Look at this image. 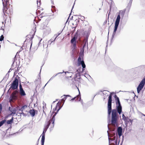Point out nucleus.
<instances>
[{
    "mask_svg": "<svg viewBox=\"0 0 145 145\" xmlns=\"http://www.w3.org/2000/svg\"><path fill=\"white\" fill-rule=\"evenodd\" d=\"M47 129L44 128L43 131V133L41 135L42 138L41 140V145H44L45 141V133L47 131Z\"/></svg>",
    "mask_w": 145,
    "mask_h": 145,
    "instance_id": "nucleus-13",
    "label": "nucleus"
},
{
    "mask_svg": "<svg viewBox=\"0 0 145 145\" xmlns=\"http://www.w3.org/2000/svg\"><path fill=\"white\" fill-rule=\"evenodd\" d=\"M141 114H142V116H145V114H143V113H141Z\"/></svg>",
    "mask_w": 145,
    "mask_h": 145,
    "instance_id": "nucleus-42",
    "label": "nucleus"
},
{
    "mask_svg": "<svg viewBox=\"0 0 145 145\" xmlns=\"http://www.w3.org/2000/svg\"><path fill=\"white\" fill-rule=\"evenodd\" d=\"M119 144V142L118 143V144H117V145H118Z\"/></svg>",
    "mask_w": 145,
    "mask_h": 145,
    "instance_id": "nucleus-56",
    "label": "nucleus"
},
{
    "mask_svg": "<svg viewBox=\"0 0 145 145\" xmlns=\"http://www.w3.org/2000/svg\"><path fill=\"white\" fill-rule=\"evenodd\" d=\"M51 32V29L48 27H47L46 30L44 31V33L46 35H48Z\"/></svg>",
    "mask_w": 145,
    "mask_h": 145,
    "instance_id": "nucleus-19",
    "label": "nucleus"
},
{
    "mask_svg": "<svg viewBox=\"0 0 145 145\" xmlns=\"http://www.w3.org/2000/svg\"><path fill=\"white\" fill-rule=\"evenodd\" d=\"M122 128L121 127H119L117 128V132L120 138L122 135Z\"/></svg>",
    "mask_w": 145,
    "mask_h": 145,
    "instance_id": "nucleus-15",
    "label": "nucleus"
},
{
    "mask_svg": "<svg viewBox=\"0 0 145 145\" xmlns=\"http://www.w3.org/2000/svg\"><path fill=\"white\" fill-rule=\"evenodd\" d=\"M43 46L44 48H47L48 47V44L46 40L45 41L43 42Z\"/></svg>",
    "mask_w": 145,
    "mask_h": 145,
    "instance_id": "nucleus-24",
    "label": "nucleus"
},
{
    "mask_svg": "<svg viewBox=\"0 0 145 145\" xmlns=\"http://www.w3.org/2000/svg\"><path fill=\"white\" fill-rule=\"evenodd\" d=\"M83 18H84V19L85 18V17H84V16H82V20L83 19ZM82 21H83V20H82Z\"/></svg>",
    "mask_w": 145,
    "mask_h": 145,
    "instance_id": "nucleus-45",
    "label": "nucleus"
},
{
    "mask_svg": "<svg viewBox=\"0 0 145 145\" xmlns=\"http://www.w3.org/2000/svg\"><path fill=\"white\" fill-rule=\"evenodd\" d=\"M20 94L21 96L25 95L26 94L23 89L20 90Z\"/></svg>",
    "mask_w": 145,
    "mask_h": 145,
    "instance_id": "nucleus-25",
    "label": "nucleus"
},
{
    "mask_svg": "<svg viewBox=\"0 0 145 145\" xmlns=\"http://www.w3.org/2000/svg\"><path fill=\"white\" fill-rule=\"evenodd\" d=\"M84 48H82V73L84 71V68H85L86 66L84 62L83 59V57L84 56Z\"/></svg>",
    "mask_w": 145,
    "mask_h": 145,
    "instance_id": "nucleus-14",
    "label": "nucleus"
},
{
    "mask_svg": "<svg viewBox=\"0 0 145 145\" xmlns=\"http://www.w3.org/2000/svg\"><path fill=\"white\" fill-rule=\"evenodd\" d=\"M27 106L26 105H24L21 108V110H22L21 113L20 112V114H22L24 116H25L27 115L26 113H25V112H26L27 113L28 112V111H27Z\"/></svg>",
    "mask_w": 145,
    "mask_h": 145,
    "instance_id": "nucleus-11",
    "label": "nucleus"
},
{
    "mask_svg": "<svg viewBox=\"0 0 145 145\" xmlns=\"http://www.w3.org/2000/svg\"><path fill=\"white\" fill-rule=\"evenodd\" d=\"M109 14H110V13H109V14H108V19L109 18Z\"/></svg>",
    "mask_w": 145,
    "mask_h": 145,
    "instance_id": "nucleus-47",
    "label": "nucleus"
},
{
    "mask_svg": "<svg viewBox=\"0 0 145 145\" xmlns=\"http://www.w3.org/2000/svg\"><path fill=\"white\" fill-rule=\"evenodd\" d=\"M3 12L4 14H5V13L7 14H9L10 13V14L12 11L11 10L9 9V10L8 8H7V7H6L5 6L4 7H3Z\"/></svg>",
    "mask_w": 145,
    "mask_h": 145,
    "instance_id": "nucleus-18",
    "label": "nucleus"
},
{
    "mask_svg": "<svg viewBox=\"0 0 145 145\" xmlns=\"http://www.w3.org/2000/svg\"><path fill=\"white\" fill-rule=\"evenodd\" d=\"M60 33H58V34H56L54 35V37H55V39H56L57 37L59 35Z\"/></svg>",
    "mask_w": 145,
    "mask_h": 145,
    "instance_id": "nucleus-37",
    "label": "nucleus"
},
{
    "mask_svg": "<svg viewBox=\"0 0 145 145\" xmlns=\"http://www.w3.org/2000/svg\"><path fill=\"white\" fill-rule=\"evenodd\" d=\"M122 119L125 122L127 121V120H128V119H129V118L128 117H126L123 114H122Z\"/></svg>",
    "mask_w": 145,
    "mask_h": 145,
    "instance_id": "nucleus-26",
    "label": "nucleus"
},
{
    "mask_svg": "<svg viewBox=\"0 0 145 145\" xmlns=\"http://www.w3.org/2000/svg\"><path fill=\"white\" fill-rule=\"evenodd\" d=\"M65 73L66 74L67 73H68V72L67 71L65 72Z\"/></svg>",
    "mask_w": 145,
    "mask_h": 145,
    "instance_id": "nucleus-50",
    "label": "nucleus"
},
{
    "mask_svg": "<svg viewBox=\"0 0 145 145\" xmlns=\"http://www.w3.org/2000/svg\"><path fill=\"white\" fill-rule=\"evenodd\" d=\"M23 89L22 88V86L21 84H19V89H20V90H21V89Z\"/></svg>",
    "mask_w": 145,
    "mask_h": 145,
    "instance_id": "nucleus-40",
    "label": "nucleus"
},
{
    "mask_svg": "<svg viewBox=\"0 0 145 145\" xmlns=\"http://www.w3.org/2000/svg\"><path fill=\"white\" fill-rule=\"evenodd\" d=\"M68 19H69V18H68V19H67V21H68Z\"/></svg>",
    "mask_w": 145,
    "mask_h": 145,
    "instance_id": "nucleus-60",
    "label": "nucleus"
},
{
    "mask_svg": "<svg viewBox=\"0 0 145 145\" xmlns=\"http://www.w3.org/2000/svg\"><path fill=\"white\" fill-rule=\"evenodd\" d=\"M18 93V91L15 90L12 93L10 98V102L13 101V100H15L17 99Z\"/></svg>",
    "mask_w": 145,
    "mask_h": 145,
    "instance_id": "nucleus-9",
    "label": "nucleus"
},
{
    "mask_svg": "<svg viewBox=\"0 0 145 145\" xmlns=\"http://www.w3.org/2000/svg\"><path fill=\"white\" fill-rule=\"evenodd\" d=\"M13 117H12V118L11 119H10V120H8L7 121V123L8 124H11L13 122Z\"/></svg>",
    "mask_w": 145,
    "mask_h": 145,
    "instance_id": "nucleus-23",
    "label": "nucleus"
},
{
    "mask_svg": "<svg viewBox=\"0 0 145 145\" xmlns=\"http://www.w3.org/2000/svg\"><path fill=\"white\" fill-rule=\"evenodd\" d=\"M55 102V101H54V102H53V103H54Z\"/></svg>",
    "mask_w": 145,
    "mask_h": 145,
    "instance_id": "nucleus-59",
    "label": "nucleus"
},
{
    "mask_svg": "<svg viewBox=\"0 0 145 145\" xmlns=\"http://www.w3.org/2000/svg\"><path fill=\"white\" fill-rule=\"evenodd\" d=\"M133 121V120H131V119H129H129H128V120H127V121L128 122H129L131 123V125L132 124Z\"/></svg>",
    "mask_w": 145,
    "mask_h": 145,
    "instance_id": "nucleus-33",
    "label": "nucleus"
},
{
    "mask_svg": "<svg viewBox=\"0 0 145 145\" xmlns=\"http://www.w3.org/2000/svg\"><path fill=\"white\" fill-rule=\"evenodd\" d=\"M106 91H105V90H104L103 91V93L104 94V93H105V92H106Z\"/></svg>",
    "mask_w": 145,
    "mask_h": 145,
    "instance_id": "nucleus-43",
    "label": "nucleus"
},
{
    "mask_svg": "<svg viewBox=\"0 0 145 145\" xmlns=\"http://www.w3.org/2000/svg\"><path fill=\"white\" fill-rule=\"evenodd\" d=\"M4 26V22L3 21L0 22V27L2 28Z\"/></svg>",
    "mask_w": 145,
    "mask_h": 145,
    "instance_id": "nucleus-31",
    "label": "nucleus"
},
{
    "mask_svg": "<svg viewBox=\"0 0 145 145\" xmlns=\"http://www.w3.org/2000/svg\"><path fill=\"white\" fill-rule=\"evenodd\" d=\"M123 138H124V137H123V136H122V140H123Z\"/></svg>",
    "mask_w": 145,
    "mask_h": 145,
    "instance_id": "nucleus-49",
    "label": "nucleus"
},
{
    "mask_svg": "<svg viewBox=\"0 0 145 145\" xmlns=\"http://www.w3.org/2000/svg\"><path fill=\"white\" fill-rule=\"evenodd\" d=\"M76 72H77L76 73L77 74H78L79 76H80L81 75L82 72H81L80 71V69H78Z\"/></svg>",
    "mask_w": 145,
    "mask_h": 145,
    "instance_id": "nucleus-30",
    "label": "nucleus"
},
{
    "mask_svg": "<svg viewBox=\"0 0 145 145\" xmlns=\"http://www.w3.org/2000/svg\"><path fill=\"white\" fill-rule=\"evenodd\" d=\"M6 120H2L0 122V127L3 125V124L6 122Z\"/></svg>",
    "mask_w": 145,
    "mask_h": 145,
    "instance_id": "nucleus-29",
    "label": "nucleus"
},
{
    "mask_svg": "<svg viewBox=\"0 0 145 145\" xmlns=\"http://www.w3.org/2000/svg\"><path fill=\"white\" fill-rule=\"evenodd\" d=\"M29 112L32 117L34 116L35 114V111L34 110H30Z\"/></svg>",
    "mask_w": 145,
    "mask_h": 145,
    "instance_id": "nucleus-22",
    "label": "nucleus"
},
{
    "mask_svg": "<svg viewBox=\"0 0 145 145\" xmlns=\"http://www.w3.org/2000/svg\"><path fill=\"white\" fill-rule=\"evenodd\" d=\"M81 64H82V59L81 57L80 56L78 59L76 65L78 66H79V65H80Z\"/></svg>",
    "mask_w": 145,
    "mask_h": 145,
    "instance_id": "nucleus-20",
    "label": "nucleus"
},
{
    "mask_svg": "<svg viewBox=\"0 0 145 145\" xmlns=\"http://www.w3.org/2000/svg\"><path fill=\"white\" fill-rule=\"evenodd\" d=\"M46 84H46V85H45V86L44 87H45V86H46Z\"/></svg>",
    "mask_w": 145,
    "mask_h": 145,
    "instance_id": "nucleus-57",
    "label": "nucleus"
},
{
    "mask_svg": "<svg viewBox=\"0 0 145 145\" xmlns=\"http://www.w3.org/2000/svg\"><path fill=\"white\" fill-rule=\"evenodd\" d=\"M47 27L46 25H44L41 26V28L42 29H46Z\"/></svg>",
    "mask_w": 145,
    "mask_h": 145,
    "instance_id": "nucleus-34",
    "label": "nucleus"
},
{
    "mask_svg": "<svg viewBox=\"0 0 145 145\" xmlns=\"http://www.w3.org/2000/svg\"><path fill=\"white\" fill-rule=\"evenodd\" d=\"M114 93V92L111 93L110 94L108 97V118H110L111 113L112 112V95Z\"/></svg>",
    "mask_w": 145,
    "mask_h": 145,
    "instance_id": "nucleus-3",
    "label": "nucleus"
},
{
    "mask_svg": "<svg viewBox=\"0 0 145 145\" xmlns=\"http://www.w3.org/2000/svg\"><path fill=\"white\" fill-rule=\"evenodd\" d=\"M108 133V139L109 140V145H115L114 144H112V143H111L112 141H114V142H115V144L116 145H117L118 140L117 139L116 140H115L116 138L115 136L113 137L112 138H109V134L108 132V131H107Z\"/></svg>",
    "mask_w": 145,
    "mask_h": 145,
    "instance_id": "nucleus-12",
    "label": "nucleus"
},
{
    "mask_svg": "<svg viewBox=\"0 0 145 145\" xmlns=\"http://www.w3.org/2000/svg\"><path fill=\"white\" fill-rule=\"evenodd\" d=\"M108 129H109V127H108Z\"/></svg>",
    "mask_w": 145,
    "mask_h": 145,
    "instance_id": "nucleus-55",
    "label": "nucleus"
},
{
    "mask_svg": "<svg viewBox=\"0 0 145 145\" xmlns=\"http://www.w3.org/2000/svg\"><path fill=\"white\" fill-rule=\"evenodd\" d=\"M77 39H78L79 40H80V37L79 36H78V33H76L71 40V43L73 44V46L72 47L73 50L75 49L76 48V40Z\"/></svg>",
    "mask_w": 145,
    "mask_h": 145,
    "instance_id": "nucleus-7",
    "label": "nucleus"
},
{
    "mask_svg": "<svg viewBox=\"0 0 145 145\" xmlns=\"http://www.w3.org/2000/svg\"><path fill=\"white\" fill-rule=\"evenodd\" d=\"M18 77L17 76L15 80L13 81L11 84L10 86V88L13 90L16 89L17 88L18 85Z\"/></svg>",
    "mask_w": 145,
    "mask_h": 145,
    "instance_id": "nucleus-6",
    "label": "nucleus"
},
{
    "mask_svg": "<svg viewBox=\"0 0 145 145\" xmlns=\"http://www.w3.org/2000/svg\"><path fill=\"white\" fill-rule=\"evenodd\" d=\"M46 108V107L45 106H43V111H44V110Z\"/></svg>",
    "mask_w": 145,
    "mask_h": 145,
    "instance_id": "nucleus-41",
    "label": "nucleus"
},
{
    "mask_svg": "<svg viewBox=\"0 0 145 145\" xmlns=\"http://www.w3.org/2000/svg\"><path fill=\"white\" fill-rule=\"evenodd\" d=\"M125 12V10H121L119 12L117 16L114 23V27L113 33L112 34L111 38L112 39H113L114 38V35L116 33V31H117L120 22V16L121 17L123 18L124 16Z\"/></svg>",
    "mask_w": 145,
    "mask_h": 145,
    "instance_id": "nucleus-2",
    "label": "nucleus"
},
{
    "mask_svg": "<svg viewBox=\"0 0 145 145\" xmlns=\"http://www.w3.org/2000/svg\"><path fill=\"white\" fill-rule=\"evenodd\" d=\"M109 31H108V35L109 34Z\"/></svg>",
    "mask_w": 145,
    "mask_h": 145,
    "instance_id": "nucleus-58",
    "label": "nucleus"
},
{
    "mask_svg": "<svg viewBox=\"0 0 145 145\" xmlns=\"http://www.w3.org/2000/svg\"><path fill=\"white\" fill-rule=\"evenodd\" d=\"M66 99V97H64L62 99H61V101H63L64 103L65 100Z\"/></svg>",
    "mask_w": 145,
    "mask_h": 145,
    "instance_id": "nucleus-38",
    "label": "nucleus"
},
{
    "mask_svg": "<svg viewBox=\"0 0 145 145\" xmlns=\"http://www.w3.org/2000/svg\"><path fill=\"white\" fill-rule=\"evenodd\" d=\"M79 95H77L76 97H75L71 100V101H73L75 99H76V100L77 101H81V98L80 95V92L79 91Z\"/></svg>",
    "mask_w": 145,
    "mask_h": 145,
    "instance_id": "nucleus-16",
    "label": "nucleus"
},
{
    "mask_svg": "<svg viewBox=\"0 0 145 145\" xmlns=\"http://www.w3.org/2000/svg\"><path fill=\"white\" fill-rule=\"evenodd\" d=\"M106 22H107V21H106V22H104V23H106Z\"/></svg>",
    "mask_w": 145,
    "mask_h": 145,
    "instance_id": "nucleus-52",
    "label": "nucleus"
},
{
    "mask_svg": "<svg viewBox=\"0 0 145 145\" xmlns=\"http://www.w3.org/2000/svg\"><path fill=\"white\" fill-rule=\"evenodd\" d=\"M43 105L44 106L45 105H46V103H44V102H43Z\"/></svg>",
    "mask_w": 145,
    "mask_h": 145,
    "instance_id": "nucleus-44",
    "label": "nucleus"
},
{
    "mask_svg": "<svg viewBox=\"0 0 145 145\" xmlns=\"http://www.w3.org/2000/svg\"><path fill=\"white\" fill-rule=\"evenodd\" d=\"M9 110L11 112V114H15L16 112V110L15 108L13 107H10L9 108Z\"/></svg>",
    "mask_w": 145,
    "mask_h": 145,
    "instance_id": "nucleus-21",
    "label": "nucleus"
},
{
    "mask_svg": "<svg viewBox=\"0 0 145 145\" xmlns=\"http://www.w3.org/2000/svg\"><path fill=\"white\" fill-rule=\"evenodd\" d=\"M116 109H113L112 114L111 123L112 124H116L118 118V114Z\"/></svg>",
    "mask_w": 145,
    "mask_h": 145,
    "instance_id": "nucleus-5",
    "label": "nucleus"
},
{
    "mask_svg": "<svg viewBox=\"0 0 145 145\" xmlns=\"http://www.w3.org/2000/svg\"><path fill=\"white\" fill-rule=\"evenodd\" d=\"M2 1L3 7L5 6L8 7V5H10V4H9V0H6H6H2Z\"/></svg>",
    "mask_w": 145,
    "mask_h": 145,
    "instance_id": "nucleus-17",
    "label": "nucleus"
},
{
    "mask_svg": "<svg viewBox=\"0 0 145 145\" xmlns=\"http://www.w3.org/2000/svg\"><path fill=\"white\" fill-rule=\"evenodd\" d=\"M83 76L84 77H85L87 78H88L89 77H91L88 74H85V75H83V74H82V77Z\"/></svg>",
    "mask_w": 145,
    "mask_h": 145,
    "instance_id": "nucleus-32",
    "label": "nucleus"
},
{
    "mask_svg": "<svg viewBox=\"0 0 145 145\" xmlns=\"http://www.w3.org/2000/svg\"><path fill=\"white\" fill-rule=\"evenodd\" d=\"M132 1V0H130V2L131 1Z\"/></svg>",
    "mask_w": 145,
    "mask_h": 145,
    "instance_id": "nucleus-54",
    "label": "nucleus"
},
{
    "mask_svg": "<svg viewBox=\"0 0 145 145\" xmlns=\"http://www.w3.org/2000/svg\"><path fill=\"white\" fill-rule=\"evenodd\" d=\"M63 73V72H59V73H58L57 74H56L54 76H52V77L50 80H51L54 77H55V76H56L58 74H60V73Z\"/></svg>",
    "mask_w": 145,
    "mask_h": 145,
    "instance_id": "nucleus-36",
    "label": "nucleus"
},
{
    "mask_svg": "<svg viewBox=\"0 0 145 145\" xmlns=\"http://www.w3.org/2000/svg\"><path fill=\"white\" fill-rule=\"evenodd\" d=\"M116 109L117 112L120 115L122 112V107L121 104L120 102H117L116 103Z\"/></svg>",
    "mask_w": 145,
    "mask_h": 145,
    "instance_id": "nucleus-10",
    "label": "nucleus"
},
{
    "mask_svg": "<svg viewBox=\"0 0 145 145\" xmlns=\"http://www.w3.org/2000/svg\"><path fill=\"white\" fill-rule=\"evenodd\" d=\"M97 95V94H96L95 95V96H94V97H93V99L94 98V97H95Z\"/></svg>",
    "mask_w": 145,
    "mask_h": 145,
    "instance_id": "nucleus-48",
    "label": "nucleus"
},
{
    "mask_svg": "<svg viewBox=\"0 0 145 145\" xmlns=\"http://www.w3.org/2000/svg\"><path fill=\"white\" fill-rule=\"evenodd\" d=\"M60 105L59 103L58 102L57 103L56 108H55V109L54 110V111L55 110H56L57 108V107H59V108L57 110V111L56 112H55V114L52 117L51 120H50L49 122H48L47 123L45 124L44 128L47 129L48 128L50 123L52 121V124L53 126L54 127V123L55 121V118L54 116H55L57 114V112L59 111V110L61 108L60 107Z\"/></svg>",
    "mask_w": 145,
    "mask_h": 145,
    "instance_id": "nucleus-4",
    "label": "nucleus"
},
{
    "mask_svg": "<svg viewBox=\"0 0 145 145\" xmlns=\"http://www.w3.org/2000/svg\"><path fill=\"white\" fill-rule=\"evenodd\" d=\"M51 1H52V2H53V0H51Z\"/></svg>",
    "mask_w": 145,
    "mask_h": 145,
    "instance_id": "nucleus-53",
    "label": "nucleus"
},
{
    "mask_svg": "<svg viewBox=\"0 0 145 145\" xmlns=\"http://www.w3.org/2000/svg\"><path fill=\"white\" fill-rule=\"evenodd\" d=\"M37 5H40V0H37Z\"/></svg>",
    "mask_w": 145,
    "mask_h": 145,
    "instance_id": "nucleus-35",
    "label": "nucleus"
},
{
    "mask_svg": "<svg viewBox=\"0 0 145 145\" xmlns=\"http://www.w3.org/2000/svg\"><path fill=\"white\" fill-rule=\"evenodd\" d=\"M83 27L82 30L84 31L83 34H82V45L83 44V47L84 48L87 45L88 46V39L91 30V27L89 25L88 22L84 20L83 22Z\"/></svg>",
    "mask_w": 145,
    "mask_h": 145,
    "instance_id": "nucleus-1",
    "label": "nucleus"
},
{
    "mask_svg": "<svg viewBox=\"0 0 145 145\" xmlns=\"http://www.w3.org/2000/svg\"><path fill=\"white\" fill-rule=\"evenodd\" d=\"M32 45V43H31V46H30V49L31 48V47Z\"/></svg>",
    "mask_w": 145,
    "mask_h": 145,
    "instance_id": "nucleus-46",
    "label": "nucleus"
},
{
    "mask_svg": "<svg viewBox=\"0 0 145 145\" xmlns=\"http://www.w3.org/2000/svg\"><path fill=\"white\" fill-rule=\"evenodd\" d=\"M114 97L116 101V103L120 102V101L119 98L117 96V95H114Z\"/></svg>",
    "mask_w": 145,
    "mask_h": 145,
    "instance_id": "nucleus-27",
    "label": "nucleus"
},
{
    "mask_svg": "<svg viewBox=\"0 0 145 145\" xmlns=\"http://www.w3.org/2000/svg\"><path fill=\"white\" fill-rule=\"evenodd\" d=\"M145 84V78H144L141 81L137 88V92L138 93H139L141 90L143 88Z\"/></svg>",
    "mask_w": 145,
    "mask_h": 145,
    "instance_id": "nucleus-8",
    "label": "nucleus"
},
{
    "mask_svg": "<svg viewBox=\"0 0 145 145\" xmlns=\"http://www.w3.org/2000/svg\"><path fill=\"white\" fill-rule=\"evenodd\" d=\"M66 96H70L69 95H67Z\"/></svg>",
    "mask_w": 145,
    "mask_h": 145,
    "instance_id": "nucleus-51",
    "label": "nucleus"
},
{
    "mask_svg": "<svg viewBox=\"0 0 145 145\" xmlns=\"http://www.w3.org/2000/svg\"><path fill=\"white\" fill-rule=\"evenodd\" d=\"M56 40V39H53L52 38L48 42V43L50 44L53 42H54Z\"/></svg>",
    "mask_w": 145,
    "mask_h": 145,
    "instance_id": "nucleus-28",
    "label": "nucleus"
},
{
    "mask_svg": "<svg viewBox=\"0 0 145 145\" xmlns=\"http://www.w3.org/2000/svg\"><path fill=\"white\" fill-rule=\"evenodd\" d=\"M4 37L3 35H2L0 37V41H2Z\"/></svg>",
    "mask_w": 145,
    "mask_h": 145,
    "instance_id": "nucleus-39",
    "label": "nucleus"
}]
</instances>
